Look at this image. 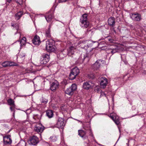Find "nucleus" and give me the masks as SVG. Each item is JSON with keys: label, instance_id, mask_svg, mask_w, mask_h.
I'll use <instances>...</instances> for the list:
<instances>
[{"label": "nucleus", "instance_id": "nucleus-24", "mask_svg": "<svg viewBox=\"0 0 146 146\" xmlns=\"http://www.w3.org/2000/svg\"><path fill=\"white\" fill-rule=\"evenodd\" d=\"M46 115L49 118H51L53 117V112L51 110H48L46 111Z\"/></svg>", "mask_w": 146, "mask_h": 146}, {"label": "nucleus", "instance_id": "nucleus-4", "mask_svg": "<svg viewBox=\"0 0 146 146\" xmlns=\"http://www.w3.org/2000/svg\"><path fill=\"white\" fill-rule=\"evenodd\" d=\"M79 73V70L77 67H75L71 70L70 74V79L71 80H73L75 78Z\"/></svg>", "mask_w": 146, "mask_h": 146}, {"label": "nucleus", "instance_id": "nucleus-21", "mask_svg": "<svg viewBox=\"0 0 146 146\" xmlns=\"http://www.w3.org/2000/svg\"><path fill=\"white\" fill-rule=\"evenodd\" d=\"M53 15L52 14H48L45 16V18L48 22L50 21L53 18Z\"/></svg>", "mask_w": 146, "mask_h": 146}, {"label": "nucleus", "instance_id": "nucleus-28", "mask_svg": "<svg viewBox=\"0 0 146 146\" xmlns=\"http://www.w3.org/2000/svg\"><path fill=\"white\" fill-rule=\"evenodd\" d=\"M50 27H49L48 30L46 31L45 35L46 37L48 38H50L51 37L50 33Z\"/></svg>", "mask_w": 146, "mask_h": 146}, {"label": "nucleus", "instance_id": "nucleus-19", "mask_svg": "<svg viewBox=\"0 0 146 146\" xmlns=\"http://www.w3.org/2000/svg\"><path fill=\"white\" fill-rule=\"evenodd\" d=\"M108 24L109 25L113 26L115 24V19L114 18L110 17L108 20Z\"/></svg>", "mask_w": 146, "mask_h": 146}, {"label": "nucleus", "instance_id": "nucleus-2", "mask_svg": "<svg viewBox=\"0 0 146 146\" xmlns=\"http://www.w3.org/2000/svg\"><path fill=\"white\" fill-rule=\"evenodd\" d=\"M46 49L48 52H54L56 48L54 41L52 39L48 40L46 42Z\"/></svg>", "mask_w": 146, "mask_h": 146}, {"label": "nucleus", "instance_id": "nucleus-46", "mask_svg": "<svg viewBox=\"0 0 146 146\" xmlns=\"http://www.w3.org/2000/svg\"><path fill=\"white\" fill-rule=\"evenodd\" d=\"M77 121H78L79 122H80V121L79 120L77 119Z\"/></svg>", "mask_w": 146, "mask_h": 146}, {"label": "nucleus", "instance_id": "nucleus-10", "mask_svg": "<svg viewBox=\"0 0 146 146\" xmlns=\"http://www.w3.org/2000/svg\"><path fill=\"white\" fill-rule=\"evenodd\" d=\"M108 83V80L106 78L102 77L100 78V84L101 88H105Z\"/></svg>", "mask_w": 146, "mask_h": 146}, {"label": "nucleus", "instance_id": "nucleus-25", "mask_svg": "<svg viewBox=\"0 0 146 146\" xmlns=\"http://www.w3.org/2000/svg\"><path fill=\"white\" fill-rule=\"evenodd\" d=\"M20 42L21 47L25 45L26 43V38L25 37H23Z\"/></svg>", "mask_w": 146, "mask_h": 146}, {"label": "nucleus", "instance_id": "nucleus-29", "mask_svg": "<svg viewBox=\"0 0 146 146\" xmlns=\"http://www.w3.org/2000/svg\"><path fill=\"white\" fill-rule=\"evenodd\" d=\"M40 101L42 103L45 104L47 103L48 100L45 98L42 97V98L40 99Z\"/></svg>", "mask_w": 146, "mask_h": 146}, {"label": "nucleus", "instance_id": "nucleus-39", "mask_svg": "<svg viewBox=\"0 0 146 146\" xmlns=\"http://www.w3.org/2000/svg\"><path fill=\"white\" fill-rule=\"evenodd\" d=\"M50 138L52 139V141H54L57 140V138L55 137H50Z\"/></svg>", "mask_w": 146, "mask_h": 146}, {"label": "nucleus", "instance_id": "nucleus-1", "mask_svg": "<svg viewBox=\"0 0 146 146\" xmlns=\"http://www.w3.org/2000/svg\"><path fill=\"white\" fill-rule=\"evenodd\" d=\"M87 16V14H84L80 19V25L83 29L87 28L89 25L90 23L88 20Z\"/></svg>", "mask_w": 146, "mask_h": 146}, {"label": "nucleus", "instance_id": "nucleus-30", "mask_svg": "<svg viewBox=\"0 0 146 146\" xmlns=\"http://www.w3.org/2000/svg\"><path fill=\"white\" fill-rule=\"evenodd\" d=\"M94 91L98 93H100L102 91L99 86H97L94 88Z\"/></svg>", "mask_w": 146, "mask_h": 146}, {"label": "nucleus", "instance_id": "nucleus-5", "mask_svg": "<svg viewBox=\"0 0 146 146\" xmlns=\"http://www.w3.org/2000/svg\"><path fill=\"white\" fill-rule=\"evenodd\" d=\"M77 86L75 84H72L71 87L68 88L65 91L66 94L72 95L74 93V92L76 90Z\"/></svg>", "mask_w": 146, "mask_h": 146}, {"label": "nucleus", "instance_id": "nucleus-33", "mask_svg": "<svg viewBox=\"0 0 146 146\" xmlns=\"http://www.w3.org/2000/svg\"><path fill=\"white\" fill-rule=\"evenodd\" d=\"M33 118L35 120L39 119L40 118V116L37 114H34L33 115Z\"/></svg>", "mask_w": 146, "mask_h": 146}, {"label": "nucleus", "instance_id": "nucleus-14", "mask_svg": "<svg viewBox=\"0 0 146 146\" xmlns=\"http://www.w3.org/2000/svg\"><path fill=\"white\" fill-rule=\"evenodd\" d=\"M89 58L88 54L86 53L84 55L83 58L81 59L80 58H79L77 60V63L81 64L83 62L84 60H86V61H88Z\"/></svg>", "mask_w": 146, "mask_h": 146}, {"label": "nucleus", "instance_id": "nucleus-31", "mask_svg": "<svg viewBox=\"0 0 146 146\" xmlns=\"http://www.w3.org/2000/svg\"><path fill=\"white\" fill-rule=\"evenodd\" d=\"M10 109L11 111H13V116L14 117L15 115V105L11 106L10 108Z\"/></svg>", "mask_w": 146, "mask_h": 146}, {"label": "nucleus", "instance_id": "nucleus-9", "mask_svg": "<svg viewBox=\"0 0 146 146\" xmlns=\"http://www.w3.org/2000/svg\"><path fill=\"white\" fill-rule=\"evenodd\" d=\"M10 135H6L3 137L4 143L5 145H10L12 142V140L11 138Z\"/></svg>", "mask_w": 146, "mask_h": 146}, {"label": "nucleus", "instance_id": "nucleus-34", "mask_svg": "<svg viewBox=\"0 0 146 146\" xmlns=\"http://www.w3.org/2000/svg\"><path fill=\"white\" fill-rule=\"evenodd\" d=\"M12 26L14 27V28H15L17 30V32L19 33L18 29V25L17 24H12Z\"/></svg>", "mask_w": 146, "mask_h": 146}, {"label": "nucleus", "instance_id": "nucleus-20", "mask_svg": "<svg viewBox=\"0 0 146 146\" xmlns=\"http://www.w3.org/2000/svg\"><path fill=\"white\" fill-rule=\"evenodd\" d=\"M109 49L111 50V52L112 54L118 51L117 47L116 46H111Z\"/></svg>", "mask_w": 146, "mask_h": 146}, {"label": "nucleus", "instance_id": "nucleus-18", "mask_svg": "<svg viewBox=\"0 0 146 146\" xmlns=\"http://www.w3.org/2000/svg\"><path fill=\"white\" fill-rule=\"evenodd\" d=\"M76 49V47L71 46L68 49V54L69 56H70L74 54V50Z\"/></svg>", "mask_w": 146, "mask_h": 146}, {"label": "nucleus", "instance_id": "nucleus-48", "mask_svg": "<svg viewBox=\"0 0 146 146\" xmlns=\"http://www.w3.org/2000/svg\"><path fill=\"white\" fill-rule=\"evenodd\" d=\"M100 44H101V43H100L99 45H100Z\"/></svg>", "mask_w": 146, "mask_h": 146}, {"label": "nucleus", "instance_id": "nucleus-11", "mask_svg": "<svg viewBox=\"0 0 146 146\" xmlns=\"http://www.w3.org/2000/svg\"><path fill=\"white\" fill-rule=\"evenodd\" d=\"M109 117H110L117 125H118L119 123V119L118 116H115V115H113V113H111Z\"/></svg>", "mask_w": 146, "mask_h": 146}, {"label": "nucleus", "instance_id": "nucleus-26", "mask_svg": "<svg viewBox=\"0 0 146 146\" xmlns=\"http://www.w3.org/2000/svg\"><path fill=\"white\" fill-rule=\"evenodd\" d=\"M78 135L82 138L84 137L86 134V132L82 130H78Z\"/></svg>", "mask_w": 146, "mask_h": 146}, {"label": "nucleus", "instance_id": "nucleus-22", "mask_svg": "<svg viewBox=\"0 0 146 146\" xmlns=\"http://www.w3.org/2000/svg\"><path fill=\"white\" fill-rule=\"evenodd\" d=\"M23 14V13L22 11H19L18 12L15 14V19L17 20H18Z\"/></svg>", "mask_w": 146, "mask_h": 146}, {"label": "nucleus", "instance_id": "nucleus-13", "mask_svg": "<svg viewBox=\"0 0 146 146\" xmlns=\"http://www.w3.org/2000/svg\"><path fill=\"white\" fill-rule=\"evenodd\" d=\"M58 83L57 80H55L51 83L50 89L52 91H55L58 88Z\"/></svg>", "mask_w": 146, "mask_h": 146}, {"label": "nucleus", "instance_id": "nucleus-40", "mask_svg": "<svg viewBox=\"0 0 146 146\" xmlns=\"http://www.w3.org/2000/svg\"><path fill=\"white\" fill-rule=\"evenodd\" d=\"M66 106L65 105H63L61 107V109L62 110H66Z\"/></svg>", "mask_w": 146, "mask_h": 146}, {"label": "nucleus", "instance_id": "nucleus-47", "mask_svg": "<svg viewBox=\"0 0 146 146\" xmlns=\"http://www.w3.org/2000/svg\"><path fill=\"white\" fill-rule=\"evenodd\" d=\"M75 119L76 120H77V119Z\"/></svg>", "mask_w": 146, "mask_h": 146}, {"label": "nucleus", "instance_id": "nucleus-41", "mask_svg": "<svg viewBox=\"0 0 146 146\" xmlns=\"http://www.w3.org/2000/svg\"><path fill=\"white\" fill-rule=\"evenodd\" d=\"M69 0H58V2L59 3L61 2H64L67 1H68Z\"/></svg>", "mask_w": 146, "mask_h": 146}, {"label": "nucleus", "instance_id": "nucleus-15", "mask_svg": "<svg viewBox=\"0 0 146 146\" xmlns=\"http://www.w3.org/2000/svg\"><path fill=\"white\" fill-rule=\"evenodd\" d=\"M92 83L90 82H84L83 85V88L86 90H88L93 85Z\"/></svg>", "mask_w": 146, "mask_h": 146}, {"label": "nucleus", "instance_id": "nucleus-43", "mask_svg": "<svg viewBox=\"0 0 146 146\" xmlns=\"http://www.w3.org/2000/svg\"><path fill=\"white\" fill-rule=\"evenodd\" d=\"M6 1L8 3H10L11 1V0H6Z\"/></svg>", "mask_w": 146, "mask_h": 146}, {"label": "nucleus", "instance_id": "nucleus-45", "mask_svg": "<svg viewBox=\"0 0 146 146\" xmlns=\"http://www.w3.org/2000/svg\"><path fill=\"white\" fill-rule=\"evenodd\" d=\"M11 130H9V131H8L7 133H9L10 132V131Z\"/></svg>", "mask_w": 146, "mask_h": 146}, {"label": "nucleus", "instance_id": "nucleus-35", "mask_svg": "<svg viewBox=\"0 0 146 146\" xmlns=\"http://www.w3.org/2000/svg\"><path fill=\"white\" fill-rule=\"evenodd\" d=\"M9 66H16V63L13 62H9Z\"/></svg>", "mask_w": 146, "mask_h": 146}, {"label": "nucleus", "instance_id": "nucleus-37", "mask_svg": "<svg viewBox=\"0 0 146 146\" xmlns=\"http://www.w3.org/2000/svg\"><path fill=\"white\" fill-rule=\"evenodd\" d=\"M25 55V54L24 52H21L20 55V56L21 58H23L24 57Z\"/></svg>", "mask_w": 146, "mask_h": 146}, {"label": "nucleus", "instance_id": "nucleus-17", "mask_svg": "<svg viewBox=\"0 0 146 146\" xmlns=\"http://www.w3.org/2000/svg\"><path fill=\"white\" fill-rule=\"evenodd\" d=\"M32 41L33 43L35 45H38L40 43L39 37L37 35L34 37Z\"/></svg>", "mask_w": 146, "mask_h": 146}, {"label": "nucleus", "instance_id": "nucleus-3", "mask_svg": "<svg viewBox=\"0 0 146 146\" xmlns=\"http://www.w3.org/2000/svg\"><path fill=\"white\" fill-rule=\"evenodd\" d=\"M50 58L49 55L46 53H43L40 57V63L42 64H46L49 61Z\"/></svg>", "mask_w": 146, "mask_h": 146}, {"label": "nucleus", "instance_id": "nucleus-32", "mask_svg": "<svg viewBox=\"0 0 146 146\" xmlns=\"http://www.w3.org/2000/svg\"><path fill=\"white\" fill-rule=\"evenodd\" d=\"M9 61H5L4 62H3L2 64V66L4 67H6L9 66Z\"/></svg>", "mask_w": 146, "mask_h": 146}, {"label": "nucleus", "instance_id": "nucleus-44", "mask_svg": "<svg viewBox=\"0 0 146 146\" xmlns=\"http://www.w3.org/2000/svg\"><path fill=\"white\" fill-rule=\"evenodd\" d=\"M19 4L20 5H22V1H21V2L20 3H19Z\"/></svg>", "mask_w": 146, "mask_h": 146}, {"label": "nucleus", "instance_id": "nucleus-7", "mask_svg": "<svg viewBox=\"0 0 146 146\" xmlns=\"http://www.w3.org/2000/svg\"><path fill=\"white\" fill-rule=\"evenodd\" d=\"M65 125V123L64 119L61 117H59L56 125V127L59 128H63Z\"/></svg>", "mask_w": 146, "mask_h": 146}, {"label": "nucleus", "instance_id": "nucleus-12", "mask_svg": "<svg viewBox=\"0 0 146 146\" xmlns=\"http://www.w3.org/2000/svg\"><path fill=\"white\" fill-rule=\"evenodd\" d=\"M102 60H98L93 65L92 68L94 70H97L98 69L100 66V65L101 64Z\"/></svg>", "mask_w": 146, "mask_h": 146}, {"label": "nucleus", "instance_id": "nucleus-36", "mask_svg": "<svg viewBox=\"0 0 146 146\" xmlns=\"http://www.w3.org/2000/svg\"><path fill=\"white\" fill-rule=\"evenodd\" d=\"M108 40L111 42H114V40L111 38L109 37H107Z\"/></svg>", "mask_w": 146, "mask_h": 146}, {"label": "nucleus", "instance_id": "nucleus-23", "mask_svg": "<svg viewBox=\"0 0 146 146\" xmlns=\"http://www.w3.org/2000/svg\"><path fill=\"white\" fill-rule=\"evenodd\" d=\"M80 44H81V46H83L84 44V46L83 47L81 46V48L84 49L85 50H87L88 48V45L86 43L85 41H80L79 42Z\"/></svg>", "mask_w": 146, "mask_h": 146}, {"label": "nucleus", "instance_id": "nucleus-8", "mask_svg": "<svg viewBox=\"0 0 146 146\" xmlns=\"http://www.w3.org/2000/svg\"><path fill=\"white\" fill-rule=\"evenodd\" d=\"M44 129V127L40 123H37L35 124L34 128V130L38 133H42Z\"/></svg>", "mask_w": 146, "mask_h": 146}, {"label": "nucleus", "instance_id": "nucleus-38", "mask_svg": "<svg viewBox=\"0 0 146 146\" xmlns=\"http://www.w3.org/2000/svg\"><path fill=\"white\" fill-rule=\"evenodd\" d=\"M100 93L101 94L100 95V97L103 96H105V97L106 96V95L105 94V93L104 92H102V91H101Z\"/></svg>", "mask_w": 146, "mask_h": 146}, {"label": "nucleus", "instance_id": "nucleus-42", "mask_svg": "<svg viewBox=\"0 0 146 146\" xmlns=\"http://www.w3.org/2000/svg\"><path fill=\"white\" fill-rule=\"evenodd\" d=\"M90 135L92 136H93V135L92 134V132L91 131V129H90Z\"/></svg>", "mask_w": 146, "mask_h": 146}, {"label": "nucleus", "instance_id": "nucleus-16", "mask_svg": "<svg viewBox=\"0 0 146 146\" xmlns=\"http://www.w3.org/2000/svg\"><path fill=\"white\" fill-rule=\"evenodd\" d=\"M132 19L137 21H139L141 19L140 15L138 14H132L131 16Z\"/></svg>", "mask_w": 146, "mask_h": 146}, {"label": "nucleus", "instance_id": "nucleus-27", "mask_svg": "<svg viewBox=\"0 0 146 146\" xmlns=\"http://www.w3.org/2000/svg\"><path fill=\"white\" fill-rule=\"evenodd\" d=\"M9 105L10 106H15L14 101L11 99L10 98L7 100Z\"/></svg>", "mask_w": 146, "mask_h": 146}, {"label": "nucleus", "instance_id": "nucleus-6", "mask_svg": "<svg viewBox=\"0 0 146 146\" xmlns=\"http://www.w3.org/2000/svg\"><path fill=\"white\" fill-rule=\"evenodd\" d=\"M39 142L38 138L36 136H33L30 137L28 141L29 143L31 145H35L37 144Z\"/></svg>", "mask_w": 146, "mask_h": 146}]
</instances>
